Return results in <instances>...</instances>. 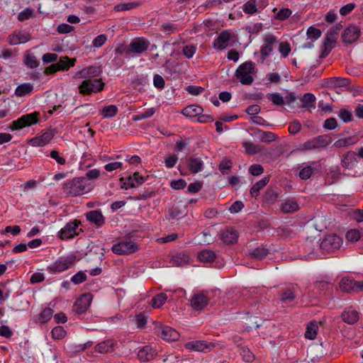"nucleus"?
Listing matches in <instances>:
<instances>
[{
	"label": "nucleus",
	"mask_w": 363,
	"mask_h": 363,
	"mask_svg": "<svg viewBox=\"0 0 363 363\" xmlns=\"http://www.w3.org/2000/svg\"><path fill=\"white\" fill-rule=\"evenodd\" d=\"M50 157L54 159L57 162V164L60 165H64L66 164V159L60 156L59 152L55 150H53L50 152Z\"/></svg>",
	"instance_id": "60"
},
{
	"label": "nucleus",
	"mask_w": 363,
	"mask_h": 363,
	"mask_svg": "<svg viewBox=\"0 0 363 363\" xmlns=\"http://www.w3.org/2000/svg\"><path fill=\"white\" fill-rule=\"evenodd\" d=\"M116 342L113 340H106L96 345V351L99 353L105 354L113 352Z\"/></svg>",
	"instance_id": "25"
},
{
	"label": "nucleus",
	"mask_w": 363,
	"mask_h": 363,
	"mask_svg": "<svg viewBox=\"0 0 363 363\" xmlns=\"http://www.w3.org/2000/svg\"><path fill=\"white\" fill-rule=\"evenodd\" d=\"M203 111V110L201 106L193 104L184 108L182 111V113L186 117L193 118L201 114Z\"/></svg>",
	"instance_id": "31"
},
{
	"label": "nucleus",
	"mask_w": 363,
	"mask_h": 363,
	"mask_svg": "<svg viewBox=\"0 0 363 363\" xmlns=\"http://www.w3.org/2000/svg\"><path fill=\"white\" fill-rule=\"evenodd\" d=\"M342 244V239L336 235H328L320 241L319 248L322 254H328L338 250Z\"/></svg>",
	"instance_id": "6"
},
{
	"label": "nucleus",
	"mask_w": 363,
	"mask_h": 363,
	"mask_svg": "<svg viewBox=\"0 0 363 363\" xmlns=\"http://www.w3.org/2000/svg\"><path fill=\"white\" fill-rule=\"evenodd\" d=\"M255 74V64L252 62H245L238 67L235 77L242 84L250 85L254 81L253 75Z\"/></svg>",
	"instance_id": "3"
},
{
	"label": "nucleus",
	"mask_w": 363,
	"mask_h": 363,
	"mask_svg": "<svg viewBox=\"0 0 363 363\" xmlns=\"http://www.w3.org/2000/svg\"><path fill=\"white\" fill-rule=\"evenodd\" d=\"M333 284V280L330 278H322L317 281L315 284V286L320 291L327 289L330 286Z\"/></svg>",
	"instance_id": "49"
},
{
	"label": "nucleus",
	"mask_w": 363,
	"mask_h": 363,
	"mask_svg": "<svg viewBox=\"0 0 363 363\" xmlns=\"http://www.w3.org/2000/svg\"><path fill=\"white\" fill-rule=\"evenodd\" d=\"M76 261L74 255L61 257L48 267V271L52 274L60 273L71 268Z\"/></svg>",
	"instance_id": "5"
},
{
	"label": "nucleus",
	"mask_w": 363,
	"mask_h": 363,
	"mask_svg": "<svg viewBox=\"0 0 363 363\" xmlns=\"http://www.w3.org/2000/svg\"><path fill=\"white\" fill-rule=\"evenodd\" d=\"M138 245L130 238H123L112 246L113 253L119 255L134 253L138 250Z\"/></svg>",
	"instance_id": "7"
},
{
	"label": "nucleus",
	"mask_w": 363,
	"mask_h": 363,
	"mask_svg": "<svg viewBox=\"0 0 363 363\" xmlns=\"http://www.w3.org/2000/svg\"><path fill=\"white\" fill-rule=\"evenodd\" d=\"M318 326L316 322L310 323L307 328L305 333V337L309 340H314L316 337Z\"/></svg>",
	"instance_id": "39"
},
{
	"label": "nucleus",
	"mask_w": 363,
	"mask_h": 363,
	"mask_svg": "<svg viewBox=\"0 0 363 363\" xmlns=\"http://www.w3.org/2000/svg\"><path fill=\"white\" fill-rule=\"evenodd\" d=\"M29 37L24 32H14L8 38V43L11 45H16L28 41Z\"/></svg>",
	"instance_id": "24"
},
{
	"label": "nucleus",
	"mask_w": 363,
	"mask_h": 363,
	"mask_svg": "<svg viewBox=\"0 0 363 363\" xmlns=\"http://www.w3.org/2000/svg\"><path fill=\"white\" fill-rule=\"evenodd\" d=\"M123 163L121 162H112L106 164L104 166V169L108 172H113L116 169H122Z\"/></svg>",
	"instance_id": "59"
},
{
	"label": "nucleus",
	"mask_w": 363,
	"mask_h": 363,
	"mask_svg": "<svg viewBox=\"0 0 363 363\" xmlns=\"http://www.w3.org/2000/svg\"><path fill=\"white\" fill-rule=\"evenodd\" d=\"M357 162V155L354 152H347L342 159V164L347 169L352 168Z\"/></svg>",
	"instance_id": "28"
},
{
	"label": "nucleus",
	"mask_w": 363,
	"mask_h": 363,
	"mask_svg": "<svg viewBox=\"0 0 363 363\" xmlns=\"http://www.w3.org/2000/svg\"><path fill=\"white\" fill-rule=\"evenodd\" d=\"M357 281L350 278H343L340 283V288L345 292H356Z\"/></svg>",
	"instance_id": "32"
},
{
	"label": "nucleus",
	"mask_w": 363,
	"mask_h": 363,
	"mask_svg": "<svg viewBox=\"0 0 363 363\" xmlns=\"http://www.w3.org/2000/svg\"><path fill=\"white\" fill-rule=\"evenodd\" d=\"M51 334L54 339L61 340L65 336L66 331L63 327L57 326L52 330Z\"/></svg>",
	"instance_id": "54"
},
{
	"label": "nucleus",
	"mask_w": 363,
	"mask_h": 363,
	"mask_svg": "<svg viewBox=\"0 0 363 363\" xmlns=\"http://www.w3.org/2000/svg\"><path fill=\"white\" fill-rule=\"evenodd\" d=\"M278 43V38L274 34L267 33L263 35V44L260 48V54L263 60L272 54L274 47Z\"/></svg>",
	"instance_id": "9"
},
{
	"label": "nucleus",
	"mask_w": 363,
	"mask_h": 363,
	"mask_svg": "<svg viewBox=\"0 0 363 363\" xmlns=\"http://www.w3.org/2000/svg\"><path fill=\"white\" fill-rule=\"evenodd\" d=\"M92 184L85 177H75L67 180L62 186L63 192L68 196H78L90 192Z\"/></svg>",
	"instance_id": "2"
},
{
	"label": "nucleus",
	"mask_w": 363,
	"mask_h": 363,
	"mask_svg": "<svg viewBox=\"0 0 363 363\" xmlns=\"http://www.w3.org/2000/svg\"><path fill=\"white\" fill-rule=\"evenodd\" d=\"M80 224L81 221L79 220H74L73 221L67 223L65 226L60 230L59 237L62 240H68L78 235L79 232H82V229L78 228Z\"/></svg>",
	"instance_id": "10"
},
{
	"label": "nucleus",
	"mask_w": 363,
	"mask_h": 363,
	"mask_svg": "<svg viewBox=\"0 0 363 363\" xmlns=\"http://www.w3.org/2000/svg\"><path fill=\"white\" fill-rule=\"evenodd\" d=\"M362 237V233L357 229L349 230L345 235L346 239L349 242H357Z\"/></svg>",
	"instance_id": "48"
},
{
	"label": "nucleus",
	"mask_w": 363,
	"mask_h": 363,
	"mask_svg": "<svg viewBox=\"0 0 363 363\" xmlns=\"http://www.w3.org/2000/svg\"><path fill=\"white\" fill-rule=\"evenodd\" d=\"M294 298V292L292 289H286L281 294V299L285 303L292 302Z\"/></svg>",
	"instance_id": "50"
},
{
	"label": "nucleus",
	"mask_w": 363,
	"mask_h": 363,
	"mask_svg": "<svg viewBox=\"0 0 363 363\" xmlns=\"http://www.w3.org/2000/svg\"><path fill=\"white\" fill-rule=\"evenodd\" d=\"M54 134L50 131L43 133L42 135L30 140L29 144L33 147H43L53 138Z\"/></svg>",
	"instance_id": "21"
},
{
	"label": "nucleus",
	"mask_w": 363,
	"mask_h": 363,
	"mask_svg": "<svg viewBox=\"0 0 363 363\" xmlns=\"http://www.w3.org/2000/svg\"><path fill=\"white\" fill-rule=\"evenodd\" d=\"M329 144V140L327 136L319 135L310 140H308L299 145L298 150L301 151L312 150L324 147Z\"/></svg>",
	"instance_id": "11"
},
{
	"label": "nucleus",
	"mask_w": 363,
	"mask_h": 363,
	"mask_svg": "<svg viewBox=\"0 0 363 363\" xmlns=\"http://www.w3.org/2000/svg\"><path fill=\"white\" fill-rule=\"evenodd\" d=\"M53 314V311L50 308H44L38 317V322L44 323L50 320Z\"/></svg>",
	"instance_id": "46"
},
{
	"label": "nucleus",
	"mask_w": 363,
	"mask_h": 363,
	"mask_svg": "<svg viewBox=\"0 0 363 363\" xmlns=\"http://www.w3.org/2000/svg\"><path fill=\"white\" fill-rule=\"evenodd\" d=\"M118 112V108L115 105H109L107 106H105L101 110V115L105 118H111L114 117Z\"/></svg>",
	"instance_id": "44"
},
{
	"label": "nucleus",
	"mask_w": 363,
	"mask_h": 363,
	"mask_svg": "<svg viewBox=\"0 0 363 363\" xmlns=\"http://www.w3.org/2000/svg\"><path fill=\"white\" fill-rule=\"evenodd\" d=\"M245 30L250 34H257L262 30V23H252L245 27Z\"/></svg>",
	"instance_id": "56"
},
{
	"label": "nucleus",
	"mask_w": 363,
	"mask_h": 363,
	"mask_svg": "<svg viewBox=\"0 0 363 363\" xmlns=\"http://www.w3.org/2000/svg\"><path fill=\"white\" fill-rule=\"evenodd\" d=\"M316 162H312L307 164H303L298 168L300 169L298 176L303 180H306L311 177L313 173Z\"/></svg>",
	"instance_id": "26"
},
{
	"label": "nucleus",
	"mask_w": 363,
	"mask_h": 363,
	"mask_svg": "<svg viewBox=\"0 0 363 363\" xmlns=\"http://www.w3.org/2000/svg\"><path fill=\"white\" fill-rule=\"evenodd\" d=\"M155 333L167 341H176L179 337V333L170 326L157 323L154 328Z\"/></svg>",
	"instance_id": "8"
},
{
	"label": "nucleus",
	"mask_w": 363,
	"mask_h": 363,
	"mask_svg": "<svg viewBox=\"0 0 363 363\" xmlns=\"http://www.w3.org/2000/svg\"><path fill=\"white\" fill-rule=\"evenodd\" d=\"M242 147L245 148V152L248 155H255L259 152L262 148L259 145H256L252 142H244L242 143Z\"/></svg>",
	"instance_id": "43"
},
{
	"label": "nucleus",
	"mask_w": 363,
	"mask_h": 363,
	"mask_svg": "<svg viewBox=\"0 0 363 363\" xmlns=\"http://www.w3.org/2000/svg\"><path fill=\"white\" fill-rule=\"evenodd\" d=\"M268 100L271 101L273 104L277 106H283L284 104V99L281 94L274 92L267 95Z\"/></svg>",
	"instance_id": "47"
},
{
	"label": "nucleus",
	"mask_w": 363,
	"mask_h": 363,
	"mask_svg": "<svg viewBox=\"0 0 363 363\" xmlns=\"http://www.w3.org/2000/svg\"><path fill=\"white\" fill-rule=\"evenodd\" d=\"M280 209L284 213H291L298 211L299 206L295 200L287 199L281 203Z\"/></svg>",
	"instance_id": "30"
},
{
	"label": "nucleus",
	"mask_w": 363,
	"mask_h": 363,
	"mask_svg": "<svg viewBox=\"0 0 363 363\" xmlns=\"http://www.w3.org/2000/svg\"><path fill=\"white\" fill-rule=\"evenodd\" d=\"M157 354V351L150 345H145L138 352V357L142 362L152 361Z\"/></svg>",
	"instance_id": "20"
},
{
	"label": "nucleus",
	"mask_w": 363,
	"mask_h": 363,
	"mask_svg": "<svg viewBox=\"0 0 363 363\" xmlns=\"http://www.w3.org/2000/svg\"><path fill=\"white\" fill-rule=\"evenodd\" d=\"M140 3L138 1H132L128 3H123L115 6L114 10L116 11H125L134 9L138 7Z\"/></svg>",
	"instance_id": "40"
},
{
	"label": "nucleus",
	"mask_w": 363,
	"mask_h": 363,
	"mask_svg": "<svg viewBox=\"0 0 363 363\" xmlns=\"http://www.w3.org/2000/svg\"><path fill=\"white\" fill-rule=\"evenodd\" d=\"M212 296L213 292L210 291H195L189 300L190 306L194 311H201L208 306Z\"/></svg>",
	"instance_id": "4"
},
{
	"label": "nucleus",
	"mask_w": 363,
	"mask_h": 363,
	"mask_svg": "<svg viewBox=\"0 0 363 363\" xmlns=\"http://www.w3.org/2000/svg\"><path fill=\"white\" fill-rule=\"evenodd\" d=\"M34 86L30 83H23L18 85L15 89V94L18 97L30 95L33 91Z\"/></svg>",
	"instance_id": "29"
},
{
	"label": "nucleus",
	"mask_w": 363,
	"mask_h": 363,
	"mask_svg": "<svg viewBox=\"0 0 363 363\" xmlns=\"http://www.w3.org/2000/svg\"><path fill=\"white\" fill-rule=\"evenodd\" d=\"M337 39V32L336 31H330L327 33L325 39L324 40V46L325 47V50H327L328 46L333 48L334 43H335Z\"/></svg>",
	"instance_id": "51"
},
{
	"label": "nucleus",
	"mask_w": 363,
	"mask_h": 363,
	"mask_svg": "<svg viewBox=\"0 0 363 363\" xmlns=\"http://www.w3.org/2000/svg\"><path fill=\"white\" fill-rule=\"evenodd\" d=\"M360 33L359 27L351 25L345 29L342 35V41L345 44H351L358 40Z\"/></svg>",
	"instance_id": "16"
},
{
	"label": "nucleus",
	"mask_w": 363,
	"mask_h": 363,
	"mask_svg": "<svg viewBox=\"0 0 363 363\" xmlns=\"http://www.w3.org/2000/svg\"><path fill=\"white\" fill-rule=\"evenodd\" d=\"M33 16V10L30 8H26L21 11L18 15V20L19 21H25Z\"/></svg>",
	"instance_id": "55"
},
{
	"label": "nucleus",
	"mask_w": 363,
	"mask_h": 363,
	"mask_svg": "<svg viewBox=\"0 0 363 363\" xmlns=\"http://www.w3.org/2000/svg\"><path fill=\"white\" fill-rule=\"evenodd\" d=\"M101 72L99 67L91 66L76 73V78L83 79L78 86L79 94L84 96L91 95L103 90L104 83L101 79L96 78L100 75Z\"/></svg>",
	"instance_id": "1"
},
{
	"label": "nucleus",
	"mask_w": 363,
	"mask_h": 363,
	"mask_svg": "<svg viewBox=\"0 0 363 363\" xmlns=\"http://www.w3.org/2000/svg\"><path fill=\"white\" fill-rule=\"evenodd\" d=\"M292 13V11L288 8L280 9L276 14V18L279 21L287 19Z\"/></svg>",
	"instance_id": "57"
},
{
	"label": "nucleus",
	"mask_w": 363,
	"mask_h": 363,
	"mask_svg": "<svg viewBox=\"0 0 363 363\" xmlns=\"http://www.w3.org/2000/svg\"><path fill=\"white\" fill-rule=\"evenodd\" d=\"M24 64L30 69L36 68L39 66L40 63L36 57L33 54H26L24 56Z\"/></svg>",
	"instance_id": "42"
},
{
	"label": "nucleus",
	"mask_w": 363,
	"mask_h": 363,
	"mask_svg": "<svg viewBox=\"0 0 363 363\" xmlns=\"http://www.w3.org/2000/svg\"><path fill=\"white\" fill-rule=\"evenodd\" d=\"M106 40L107 38L105 35H99L92 41V46L95 48H100L106 43Z\"/></svg>",
	"instance_id": "64"
},
{
	"label": "nucleus",
	"mask_w": 363,
	"mask_h": 363,
	"mask_svg": "<svg viewBox=\"0 0 363 363\" xmlns=\"http://www.w3.org/2000/svg\"><path fill=\"white\" fill-rule=\"evenodd\" d=\"M199 259L203 263H211L216 258V254L211 250H201L198 255Z\"/></svg>",
	"instance_id": "33"
},
{
	"label": "nucleus",
	"mask_w": 363,
	"mask_h": 363,
	"mask_svg": "<svg viewBox=\"0 0 363 363\" xmlns=\"http://www.w3.org/2000/svg\"><path fill=\"white\" fill-rule=\"evenodd\" d=\"M186 91L194 96H198L201 94L203 91L204 89L200 86H194L190 85L186 87Z\"/></svg>",
	"instance_id": "61"
},
{
	"label": "nucleus",
	"mask_w": 363,
	"mask_h": 363,
	"mask_svg": "<svg viewBox=\"0 0 363 363\" xmlns=\"http://www.w3.org/2000/svg\"><path fill=\"white\" fill-rule=\"evenodd\" d=\"M38 121L37 117L34 113L26 114L18 119L13 121L10 126L11 129L20 130L26 126H30L33 124L36 123Z\"/></svg>",
	"instance_id": "14"
},
{
	"label": "nucleus",
	"mask_w": 363,
	"mask_h": 363,
	"mask_svg": "<svg viewBox=\"0 0 363 363\" xmlns=\"http://www.w3.org/2000/svg\"><path fill=\"white\" fill-rule=\"evenodd\" d=\"M187 166L193 174L200 172L203 169V162L201 158L191 157L187 160Z\"/></svg>",
	"instance_id": "23"
},
{
	"label": "nucleus",
	"mask_w": 363,
	"mask_h": 363,
	"mask_svg": "<svg viewBox=\"0 0 363 363\" xmlns=\"http://www.w3.org/2000/svg\"><path fill=\"white\" fill-rule=\"evenodd\" d=\"M307 35L308 38L311 39L312 41H314L320 37L321 32L318 28L310 27L307 30Z\"/></svg>",
	"instance_id": "58"
},
{
	"label": "nucleus",
	"mask_w": 363,
	"mask_h": 363,
	"mask_svg": "<svg viewBox=\"0 0 363 363\" xmlns=\"http://www.w3.org/2000/svg\"><path fill=\"white\" fill-rule=\"evenodd\" d=\"M167 299L166 294L161 293L155 296L151 300V306L154 308H158L163 306Z\"/></svg>",
	"instance_id": "41"
},
{
	"label": "nucleus",
	"mask_w": 363,
	"mask_h": 363,
	"mask_svg": "<svg viewBox=\"0 0 363 363\" xmlns=\"http://www.w3.org/2000/svg\"><path fill=\"white\" fill-rule=\"evenodd\" d=\"M234 35L228 30H223L220 32L217 38L214 40L213 48L218 50L225 49L230 40L233 38Z\"/></svg>",
	"instance_id": "15"
},
{
	"label": "nucleus",
	"mask_w": 363,
	"mask_h": 363,
	"mask_svg": "<svg viewBox=\"0 0 363 363\" xmlns=\"http://www.w3.org/2000/svg\"><path fill=\"white\" fill-rule=\"evenodd\" d=\"M86 275L82 272H79L71 278V281L75 284H79L86 281Z\"/></svg>",
	"instance_id": "62"
},
{
	"label": "nucleus",
	"mask_w": 363,
	"mask_h": 363,
	"mask_svg": "<svg viewBox=\"0 0 363 363\" xmlns=\"http://www.w3.org/2000/svg\"><path fill=\"white\" fill-rule=\"evenodd\" d=\"M258 134L259 140L263 143H271L278 138L275 133L270 131L259 130Z\"/></svg>",
	"instance_id": "38"
},
{
	"label": "nucleus",
	"mask_w": 363,
	"mask_h": 363,
	"mask_svg": "<svg viewBox=\"0 0 363 363\" xmlns=\"http://www.w3.org/2000/svg\"><path fill=\"white\" fill-rule=\"evenodd\" d=\"M338 116L345 123L351 121L352 117L351 112L345 109H341L339 111Z\"/></svg>",
	"instance_id": "63"
},
{
	"label": "nucleus",
	"mask_w": 363,
	"mask_h": 363,
	"mask_svg": "<svg viewBox=\"0 0 363 363\" xmlns=\"http://www.w3.org/2000/svg\"><path fill=\"white\" fill-rule=\"evenodd\" d=\"M150 43L144 38H135L130 43L129 45L126 48L128 53H133L140 55L146 51Z\"/></svg>",
	"instance_id": "12"
},
{
	"label": "nucleus",
	"mask_w": 363,
	"mask_h": 363,
	"mask_svg": "<svg viewBox=\"0 0 363 363\" xmlns=\"http://www.w3.org/2000/svg\"><path fill=\"white\" fill-rule=\"evenodd\" d=\"M240 354L246 362H252L255 358V354L247 347H240Z\"/></svg>",
	"instance_id": "45"
},
{
	"label": "nucleus",
	"mask_w": 363,
	"mask_h": 363,
	"mask_svg": "<svg viewBox=\"0 0 363 363\" xmlns=\"http://www.w3.org/2000/svg\"><path fill=\"white\" fill-rule=\"evenodd\" d=\"M291 50L290 44L287 41L281 42L279 43V51L281 57H287Z\"/></svg>",
	"instance_id": "52"
},
{
	"label": "nucleus",
	"mask_w": 363,
	"mask_h": 363,
	"mask_svg": "<svg viewBox=\"0 0 363 363\" xmlns=\"http://www.w3.org/2000/svg\"><path fill=\"white\" fill-rule=\"evenodd\" d=\"M269 182V178L268 177H265L257 182L250 189V194L253 197H257L259 194V191L262 189H263Z\"/></svg>",
	"instance_id": "34"
},
{
	"label": "nucleus",
	"mask_w": 363,
	"mask_h": 363,
	"mask_svg": "<svg viewBox=\"0 0 363 363\" xmlns=\"http://www.w3.org/2000/svg\"><path fill=\"white\" fill-rule=\"evenodd\" d=\"M243 11L245 13L253 14L257 11L255 0H250L243 5Z\"/></svg>",
	"instance_id": "53"
},
{
	"label": "nucleus",
	"mask_w": 363,
	"mask_h": 363,
	"mask_svg": "<svg viewBox=\"0 0 363 363\" xmlns=\"http://www.w3.org/2000/svg\"><path fill=\"white\" fill-rule=\"evenodd\" d=\"M91 296L89 294H82L74 304V310L78 314L84 313L89 307Z\"/></svg>",
	"instance_id": "19"
},
{
	"label": "nucleus",
	"mask_w": 363,
	"mask_h": 363,
	"mask_svg": "<svg viewBox=\"0 0 363 363\" xmlns=\"http://www.w3.org/2000/svg\"><path fill=\"white\" fill-rule=\"evenodd\" d=\"M213 347V343L202 340H194L185 344V347L187 350L202 352H209Z\"/></svg>",
	"instance_id": "17"
},
{
	"label": "nucleus",
	"mask_w": 363,
	"mask_h": 363,
	"mask_svg": "<svg viewBox=\"0 0 363 363\" xmlns=\"http://www.w3.org/2000/svg\"><path fill=\"white\" fill-rule=\"evenodd\" d=\"M221 240L225 244L235 243L238 240V233L233 228L227 229L221 234Z\"/></svg>",
	"instance_id": "27"
},
{
	"label": "nucleus",
	"mask_w": 363,
	"mask_h": 363,
	"mask_svg": "<svg viewBox=\"0 0 363 363\" xmlns=\"http://www.w3.org/2000/svg\"><path fill=\"white\" fill-rule=\"evenodd\" d=\"M146 181V178L140 176L138 172H135L126 178L121 177L120 183L122 189H128L141 185Z\"/></svg>",
	"instance_id": "13"
},
{
	"label": "nucleus",
	"mask_w": 363,
	"mask_h": 363,
	"mask_svg": "<svg viewBox=\"0 0 363 363\" xmlns=\"http://www.w3.org/2000/svg\"><path fill=\"white\" fill-rule=\"evenodd\" d=\"M86 219L97 228L102 227L105 223V218L101 210H92L85 213Z\"/></svg>",
	"instance_id": "18"
},
{
	"label": "nucleus",
	"mask_w": 363,
	"mask_h": 363,
	"mask_svg": "<svg viewBox=\"0 0 363 363\" xmlns=\"http://www.w3.org/2000/svg\"><path fill=\"white\" fill-rule=\"evenodd\" d=\"M341 318L345 323L349 325H353L358 321L359 313L354 309L348 308L342 313Z\"/></svg>",
	"instance_id": "22"
},
{
	"label": "nucleus",
	"mask_w": 363,
	"mask_h": 363,
	"mask_svg": "<svg viewBox=\"0 0 363 363\" xmlns=\"http://www.w3.org/2000/svg\"><path fill=\"white\" fill-rule=\"evenodd\" d=\"M315 96L311 93H306L302 96L301 101L302 107L305 108H315Z\"/></svg>",
	"instance_id": "37"
},
{
	"label": "nucleus",
	"mask_w": 363,
	"mask_h": 363,
	"mask_svg": "<svg viewBox=\"0 0 363 363\" xmlns=\"http://www.w3.org/2000/svg\"><path fill=\"white\" fill-rule=\"evenodd\" d=\"M269 254V250L264 247H256L249 251L248 255L255 259H262Z\"/></svg>",
	"instance_id": "36"
},
{
	"label": "nucleus",
	"mask_w": 363,
	"mask_h": 363,
	"mask_svg": "<svg viewBox=\"0 0 363 363\" xmlns=\"http://www.w3.org/2000/svg\"><path fill=\"white\" fill-rule=\"evenodd\" d=\"M76 60L74 58L69 59L68 57H62L60 60L56 63L60 71H67L70 67L74 66Z\"/></svg>",
	"instance_id": "35"
}]
</instances>
